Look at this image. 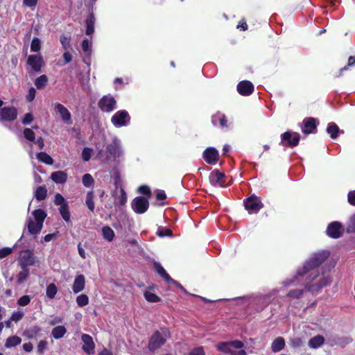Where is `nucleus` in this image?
<instances>
[{"mask_svg":"<svg viewBox=\"0 0 355 355\" xmlns=\"http://www.w3.org/2000/svg\"><path fill=\"white\" fill-rule=\"evenodd\" d=\"M169 336V331L166 328H162L157 331L151 337L148 347L150 350H155L162 345Z\"/></svg>","mask_w":355,"mask_h":355,"instance_id":"obj_4","label":"nucleus"},{"mask_svg":"<svg viewBox=\"0 0 355 355\" xmlns=\"http://www.w3.org/2000/svg\"><path fill=\"white\" fill-rule=\"evenodd\" d=\"M343 232L342 225L337 221L331 223L327 228V235L334 239L339 238L342 235Z\"/></svg>","mask_w":355,"mask_h":355,"instance_id":"obj_14","label":"nucleus"},{"mask_svg":"<svg viewBox=\"0 0 355 355\" xmlns=\"http://www.w3.org/2000/svg\"><path fill=\"white\" fill-rule=\"evenodd\" d=\"M202 157L207 164L215 165L219 159V153L215 148L209 147L203 152Z\"/></svg>","mask_w":355,"mask_h":355,"instance_id":"obj_11","label":"nucleus"},{"mask_svg":"<svg viewBox=\"0 0 355 355\" xmlns=\"http://www.w3.org/2000/svg\"><path fill=\"white\" fill-rule=\"evenodd\" d=\"M14 248H3L0 249V259H3L12 253Z\"/></svg>","mask_w":355,"mask_h":355,"instance_id":"obj_55","label":"nucleus"},{"mask_svg":"<svg viewBox=\"0 0 355 355\" xmlns=\"http://www.w3.org/2000/svg\"><path fill=\"white\" fill-rule=\"evenodd\" d=\"M67 330L64 326H57L52 330V335L54 338L60 339L64 336Z\"/></svg>","mask_w":355,"mask_h":355,"instance_id":"obj_35","label":"nucleus"},{"mask_svg":"<svg viewBox=\"0 0 355 355\" xmlns=\"http://www.w3.org/2000/svg\"><path fill=\"white\" fill-rule=\"evenodd\" d=\"M244 347L243 343L240 340H233L230 342H222L217 345V349L225 353L233 355L236 351L235 349H242Z\"/></svg>","mask_w":355,"mask_h":355,"instance_id":"obj_6","label":"nucleus"},{"mask_svg":"<svg viewBox=\"0 0 355 355\" xmlns=\"http://www.w3.org/2000/svg\"><path fill=\"white\" fill-rule=\"evenodd\" d=\"M54 110L60 115L62 121L67 125L72 123L71 114L68 109L62 104L57 103L55 104Z\"/></svg>","mask_w":355,"mask_h":355,"instance_id":"obj_10","label":"nucleus"},{"mask_svg":"<svg viewBox=\"0 0 355 355\" xmlns=\"http://www.w3.org/2000/svg\"><path fill=\"white\" fill-rule=\"evenodd\" d=\"M144 295L145 299L149 302H157L160 301L159 297L149 291H146Z\"/></svg>","mask_w":355,"mask_h":355,"instance_id":"obj_40","label":"nucleus"},{"mask_svg":"<svg viewBox=\"0 0 355 355\" xmlns=\"http://www.w3.org/2000/svg\"><path fill=\"white\" fill-rule=\"evenodd\" d=\"M245 209L249 214H257L262 207L261 200L257 196L252 195L245 200L244 202Z\"/></svg>","mask_w":355,"mask_h":355,"instance_id":"obj_7","label":"nucleus"},{"mask_svg":"<svg viewBox=\"0 0 355 355\" xmlns=\"http://www.w3.org/2000/svg\"><path fill=\"white\" fill-rule=\"evenodd\" d=\"M58 293V288L53 283L49 284L46 286V295L49 300H53Z\"/></svg>","mask_w":355,"mask_h":355,"instance_id":"obj_32","label":"nucleus"},{"mask_svg":"<svg viewBox=\"0 0 355 355\" xmlns=\"http://www.w3.org/2000/svg\"><path fill=\"white\" fill-rule=\"evenodd\" d=\"M23 316H24V312L21 311L17 310V311L13 312V313L11 315L10 320L12 321H15V322H18L23 318Z\"/></svg>","mask_w":355,"mask_h":355,"instance_id":"obj_51","label":"nucleus"},{"mask_svg":"<svg viewBox=\"0 0 355 355\" xmlns=\"http://www.w3.org/2000/svg\"><path fill=\"white\" fill-rule=\"evenodd\" d=\"M60 42L64 51L71 49V46L70 44V37H68L65 35H62L60 37Z\"/></svg>","mask_w":355,"mask_h":355,"instance_id":"obj_41","label":"nucleus"},{"mask_svg":"<svg viewBox=\"0 0 355 355\" xmlns=\"http://www.w3.org/2000/svg\"><path fill=\"white\" fill-rule=\"evenodd\" d=\"M347 231L355 232V214L350 217L348 221Z\"/></svg>","mask_w":355,"mask_h":355,"instance_id":"obj_47","label":"nucleus"},{"mask_svg":"<svg viewBox=\"0 0 355 355\" xmlns=\"http://www.w3.org/2000/svg\"><path fill=\"white\" fill-rule=\"evenodd\" d=\"M284 339L282 337H278L272 343L271 349L272 352H277L284 349Z\"/></svg>","mask_w":355,"mask_h":355,"instance_id":"obj_25","label":"nucleus"},{"mask_svg":"<svg viewBox=\"0 0 355 355\" xmlns=\"http://www.w3.org/2000/svg\"><path fill=\"white\" fill-rule=\"evenodd\" d=\"M83 343V349L88 354H93L94 352L95 345L93 341V338L88 334H83L81 337Z\"/></svg>","mask_w":355,"mask_h":355,"instance_id":"obj_19","label":"nucleus"},{"mask_svg":"<svg viewBox=\"0 0 355 355\" xmlns=\"http://www.w3.org/2000/svg\"><path fill=\"white\" fill-rule=\"evenodd\" d=\"M82 49L85 53H89L92 51V42L87 40L85 39L82 42Z\"/></svg>","mask_w":355,"mask_h":355,"instance_id":"obj_48","label":"nucleus"},{"mask_svg":"<svg viewBox=\"0 0 355 355\" xmlns=\"http://www.w3.org/2000/svg\"><path fill=\"white\" fill-rule=\"evenodd\" d=\"M98 107L103 112H111L116 107V101L111 95L103 96L98 103Z\"/></svg>","mask_w":355,"mask_h":355,"instance_id":"obj_8","label":"nucleus"},{"mask_svg":"<svg viewBox=\"0 0 355 355\" xmlns=\"http://www.w3.org/2000/svg\"><path fill=\"white\" fill-rule=\"evenodd\" d=\"M138 191L142 194L150 195V188L146 185H141L138 188Z\"/></svg>","mask_w":355,"mask_h":355,"instance_id":"obj_60","label":"nucleus"},{"mask_svg":"<svg viewBox=\"0 0 355 355\" xmlns=\"http://www.w3.org/2000/svg\"><path fill=\"white\" fill-rule=\"evenodd\" d=\"M63 59L64 60L65 64H67L71 61L72 55L70 53V52L69 51V50L65 51L64 53H63Z\"/></svg>","mask_w":355,"mask_h":355,"instance_id":"obj_64","label":"nucleus"},{"mask_svg":"<svg viewBox=\"0 0 355 355\" xmlns=\"http://www.w3.org/2000/svg\"><path fill=\"white\" fill-rule=\"evenodd\" d=\"M300 139V135L297 132H286L282 135V142L283 145L284 141H286V145L290 147H294L298 145Z\"/></svg>","mask_w":355,"mask_h":355,"instance_id":"obj_13","label":"nucleus"},{"mask_svg":"<svg viewBox=\"0 0 355 355\" xmlns=\"http://www.w3.org/2000/svg\"><path fill=\"white\" fill-rule=\"evenodd\" d=\"M47 196V190L45 186L38 187L35 191V196L37 200H43Z\"/></svg>","mask_w":355,"mask_h":355,"instance_id":"obj_33","label":"nucleus"},{"mask_svg":"<svg viewBox=\"0 0 355 355\" xmlns=\"http://www.w3.org/2000/svg\"><path fill=\"white\" fill-rule=\"evenodd\" d=\"M224 173L218 170L213 171L209 175V181L213 186L225 187Z\"/></svg>","mask_w":355,"mask_h":355,"instance_id":"obj_17","label":"nucleus"},{"mask_svg":"<svg viewBox=\"0 0 355 355\" xmlns=\"http://www.w3.org/2000/svg\"><path fill=\"white\" fill-rule=\"evenodd\" d=\"M31 302V297L28 295H24L17 300L19 306H24L28 305Z\"/></svg>","mask_w":355,"mask_h":355,"instance_id":"obj_52","label":"nucleus"},{"mask_svg":"<svg viewBox=\"0 0 355 355\" xmlns=\"http://www.w3.org/2000/svg\"><path fill=\"white\" fill-rule=\"evenodd\" d=\"M76 303L80 307L85 306L89 303V297L85 294L80 295L76 297Z\"/></svg>","mask_w":355,"mask_h":355,"instance_id":"obj_43","label":"nucleus"},{"mask_svg":"<svg viewBox=\"0 0 355 355\" xmlns=\"http://www.w3.org/2000/svg\"><path fill=\"white\" fill-rule=\"evenodd\" d=\"M102 235L104 239L109 242L112 241L115 236L113 230L109 226H104L102 228Z\"/></svg>","mask_w":355,"mask_h":355,"instance_id":"obj_30","label":"nucleus"},{"mask_svg":"<svg viewBox=\"0 0 355 355\" xmlns=\"http://www.w3.org/2000/svg\"><path fill=\"white\" fill-rule=\"evenodd\" d=\"M154 268L156 272L168 283H171L176 285L178 287L180 288L182 290H184L183 287L176 281L173 280L166 272L164 268L159 263L155 262L154 263Z\"/></svg>","mask_w":355,"mask_h":355,"instance_id":"obj_16","label":"nucleus"},{"mask_svg":"<svg viewBox=\"0 0 355 355\" xmlns=\"http://www.w3.org/2000/svg\"><path fill=\"white\" fill-rule=\"evenodd\" d=\"M211 122L214 125H218L223 128H227L230 125V123H228L225 114L220 112H218L212 116Z\"/></svg>","mask_w":355,"mask_h":355,"instance_id":"obj_21","label":"nucleus"},{"mask_svg":"<svg viewBox=\"0 0 355 355\" xmlns=\"http://www.w3.org/2000/svg\"><path fill=\"white\" fill-rule=\"evenodd\" d=\"M85 203L88 209L93 211L95 207L94 202V193L92 191H88L87 193Z\"/></svg>","mask_w":355,"mask_h":355,"instance_id":"obj_38","label":"nucleus"},{"mask_svg":"<svg viewBox=\"0 0 355 355\" xmlns=\"http://www.w3.org/2000/svg\"><path fill=\"white\" fill-rule=\"evenodd\" d=\"M27 62L35 71H40L43 65V58L40 54L29 55Z\"/></svg>","mask_w":355,"mask_h":355,"instance_id":"obj_18","label":"nucleus"},{"mask_svg":"<svg viewBox=\"0 0 355 355\" xmlns=\"http://www.w3.org/2000/svg\"><path fill=\"white\" fill-rule=\"evenodd\" d=\"M254 86L252 83L248 80L240 82L237 85L238 92L243 96H248L252 93Z\"/></svg>","mask_w":355,"mask_h":355,"instance_id":"obj_20","label":"nucleus"},{"mask_svg":"<svg viewBox=\"0 0 355 355\" xmlns=\"http://www.w3.org/2000/svg\"><path fill=\"white\" fill-rule=\"evenodd\" d=\"M60 213L62 218L66 221L70 220V212L68 205H64L59 208Z\"/></svg>","mask_w":355,"mask_h":355,"instance_id":"obj_39","label":"nucleus"},{"mask_svg":"<svg viewBox=\"0 0 355 355\" xmlns=\"http://www.w3.org/2000/svg\"><path fill=\"white\" fill-rule=\"evenodd\" d=\"M21 268V270L17 275V282L19 284H23L29 275V269L28 268Z\"/></svg>","mask_w":355,"mask_h":355,"instance_id":"obj_31","label":"nucleus"},{"mask_svg":"<svg viewBox=\"0 0 355 355\" xmlns=\"http://www.w3.org/2000/svg\"><path fill=\"white\" fill-rule=\"evenodd\" d=\"M304 125L302 129L304 134H310L313 132V130L316 128L315 119L313 118H308L304 120Z\"/></svg>","mask_w":355,"mask_h":355,"instance_id":"obj_24","label":"nucleus"},{"mask_svg":"<svg viewBox=\"0 0 355 355\" xmlns=\"http://www.w3.org/2000/svg\"><path fill=\"white\" fill-rule=\"evenodd\" d=\"M94 183V180L90 174L86 173L83 176V184L85 187H90Z\"/></svg>","mask_w":355,"mask_h":355,"instance_id":"obj_42","label":"nucleus"},{"mask_svg":"<svg viewBox=\"0 0 355 355\" xmlns=\"http://www.w3.org/2000/svg\"><path fill=\"white\" fill-rule=\"evenodd\" d=\"M46 346H47L46 341H45V340L40 341V343L37 345V352L40 354L43 353L46 350Z\"/></svg>","mask_w":355,"mask_h":355,"instance_id":"obj_59","label":"nucleus"},{"mask_svg":"<svg viewBox=\"0 0 355 355\" xmlns=\"http://www.w3.org/2000/svg\"><path fill=\"white\" fill-rule=\"evenodd\" d=\"M85 287V279L83 275L76 277L72 286L73 292L76 294L81 292Z\"/></svg>","mask_w":355,"mask_h":355,"instance_id":"obj_22","label":"nucleus"},{"mask_svg":"<svg viewBox=\"0 0 355 355\" xmlns=\"http://www.w3.org/2000/svg\"><path fill=\"white\" fill-rule=\"evenodd\" d=\"M24 137L31 141H33L35 139V134L31 128H25L24 130Z\"/></svg>","mask_w":355,"mask_h":355,"instance_id":"obj_45","label":"nucleus"},{"mask_svg":"<svg viewBox=\"0 0 355 355\" xmlns=\"http://www.w3.org/2000/svg\"><path fill=\"white\" fill-rule=\"evenodd\" d=\"M303 293V290L302 289H295V290H292L288 294V296L290 297H292V298H299Z\"/></svg>","mask_w":355,"mask_h":355,"instance_id":"obj_53","label":"nucleus"},{"mask_svg":"<svg viewBox=\"0 0 355 355\" xmlns=\"http://www.w3.org/2000/svg\"><path fill=\"white\" fill-rule=\"evenodd\" d=\"M51 179L56 184H64L67 180V174L63 171H55L51 173Z\"/></svg>","mask_w":355,"mask_h":355,"instance_id":"obj_23","label":"nucleus"},{"mask_svg":"<svg viewBox=\"0 0 355 355\" xmlns=\"http://www.w3.org/2000/svg\"><path fill=\"white\" fill-rule=\"evenodd\" d=\"M54 202L56 205H60V207L64 205H68L64 198L60 193H57L55 196Z\"/></svg>","mask_w":355,"mask_h":355,"instance_id":"obj_50","label":"nucleus"},{"mask_svg":"<svg viewBox=\"0 0 355 355\" xmlns=\"http://www.w3.org/2000/svg\"><path fill=\"white\" fill-rule=\"evenodd\" d=\"M41 48V42L39 38L34 37L31 42V51L32 52H38Z\"/></svg>","mask_w":355,"mask_h":355,"instance_id":"obj_44","label":"nucleus"},{"mask_svg":"<svg viewBox=\"0 0 355 355\" xmlns=\"http://www.w3.org/2000/svg\"><path fill=\"white\" fill-rule=\"evenodd\" d=\"M37 158L39 159V161L46 164L52 165L53 164V159L52 157L46 153H38L37 154Z\"/></svg>","mask_w":355,"mask_h":355,"instance_id":"obj_34","label":"nucleus"},{"mask_svg":"<svg viewBox=\"0 0 355 355\" xmlns=\"http://www.w3.org/2000/svg\"><path fill=\"white\" fill-rule=\"evenodd\" d=\"M95 18L93 14H90L86 19V34L92 35L94 32Z\"/></svg>","mask_w":355,"mask_h":355,"instance_id":"obj_26","label":"nucleus"},{"mask_svg":"<svg viewBox=\"0 0 355 355\" xmlns=\"http://www.w3.org/2000/svg\"><path fill=\"white\" fill-rule=\"evenodd\" d=\"M329 251L324 250L313 254L297 272V275L290 281L285 282V286L297 284L304 281L305 287L311 293H318L331 282L329 275L325 274L324 267L320 266L329 257Z\"/></svg>","mask_w":355,"mask_h":355,"instance_id":"obj_1","label":"nucleus"},{"mask_svg":"<svg viewBox=\"0 0 355 355\" xmlns=\"http://www.w3.org/2000/svg\"><path fill=\"white\" fill-rule=\"evenodd\" d=\"M131 205L136 213L144 214L147 211L149 202L146 198L139 196L132 200Z\"/></svg>","mask_w":355,"mask_h":355,"instance_id":"obj_9","label":"nucleus"},{"mask_svg":"<svg viewBox=\"0 0 355 355\" xmlns=\"http://www.w3.org/2000/svg\"><path fill=\"white\" fill-rule=\"evenodd\" d=\"M35 94H36L35 89L33 87L30 88L28 90V94L26 96L27 101L29 102L33 101V99L35 98Z\"/></svg>","mask_w":355,"mask_h":355,"instance_id":"obj_62","label":"nucleus"},{"mask_svg":"<svg viewBox=\"0 0 355 355\" xmlns=\"http://www.w3.org/2000/svg\"><path fill=\"white\" fill-rule=\"evenodd\" d=\"M34 220L28 219V230L32 234H37L40 232L44 220L46 216V213L41 209H35L33 212Z\"/></svg>","mask_w":355,"mask_h":355,"instance_id":"obj_3","label":"nucleus"},{"mask_svg":"<svg viewBox=\"0 0 355 355\" xmlns=\"http://www.w3.org/2000/svg\"><path fill=\"white\" fill-rule=\"evenodd\" d=\"M189 355H205L202 347H197L193 349Z\"/></svg>","mask_w":355,"mask_h":355,"instance_id":"obj_63","label":"nucleus"},{"mask_svg":"<svg viewBox=\"0 0 355 355\" xmlns=\"http://www.w3.org/2000/svg\"><path fill=\"white\" fill-rule=\"evenodd\" d=\"M116 188L119 187V189H120V196H118L117 198H116V199H115L116 204L119 205H124L127 202L126 193H125L124 189H123V187L120 184H118L116 182Z\"/></svg>","mask_w":355,"mask_h":355,"instance_id":"obj_28","label":"nucleus"},{"mask_svg":"<svg viewBox=\"0 0 355 355\" xmlns=\"http://www.w3.org/2000/svg\"><path fill=\"white\" fill-rule=\"evenodd\" d=\"M92 151V149L90 148H84L82 151V159L85 162L89 161L91 158Z\"/></svg>","mask_w":355,"mask_h":355,"instance_id":"obj_46","label":"nucleus"},{"mask_svg":"<svg viewBox=\"0 0 355 355\" xmlns=\"http://www.w3.org/2000/svg\"><path fill=\"white\" fill-rule=\"evenodd\" d=\"M33 121V116L32 114L27 113L25 114L24 119H22V123L25 125H29Z\"/></svg>","mask_w":355,"mask_h":355,"instance_id":"obj_58","label":"nucleus"},{"mask_svg":"<svg viewBox=\"0 0 355 355\" xmlns=\"http://www.w3.org/2000/svg\"><path fill=\"white\" fill-rule=\"evenodd\" d=\"M21 342V338L17 336H12L8 337L5 343V347L6 348H11L19 345Z\"/></svg>","mask_w":355,"mask_h":355,"instance_id":"obj_29","label":"nucleus"},{"mask_svg":"<svg viewBox=\"0 0 355 355\" xmlns=\"http://www.w3.org/2000/svg\"><path fill=\"white\" fill-rule=\"evenodd\" d=\"M131 117L125 110L115 112L111 117L112 124L116 128L128 126L130 123Z\"/></svg>","mask_w":355,"mask_h":355,"instance_id":"obj_5","label":"nucleus"},{"mask_svg":"<svg viewBox=\"0 0 355 355\" xmlns=\"http://www.w3.org/2000/svg\"><path fill=\"white\" fill-rule=\"evenodd\" d=\"M303 341L300 338H294L291 340V345L294 347H299L302 346Z\"/></svg>","mask_w":355,"mask_h":355,"instance_id":"obj_57","label":"nucleus"},{"mask_svg":"<svg viewBox=\"0 0 355 355\" xmlns=\"http://www.w3.org/2000/svg\"><path fill=\"white\" fill-rule=\"evenodd\" d=\"M48 82V78L46 75H42L36 78L35 85L38 89H43Z\"/></svg>","mask_w":355,"mask_h":355,"instance_id":"obj_37","label":"nucleus"},{"mask_svg":"<svg viewBox=\"0 0 355 355\" xmlns=\"http://www.w3.org/2000/svg\"><path fill=\"white\" fill-rule=\"evenodd\" d=\"M327 131L330 135L332 139L336 138L338 132H340L339 128L334 123H329Z\"/></svg>","mask_w":355,"mask_h":355,"instance_id":"obj_36","label":"nucleus"},{"mask_svg":"<svg viewBox=\"0 0 355 355\" xmlns=\"http://www.w3.org/2000/svg\"><path fill=\"white\" fill-rule=\"evenodd\" d=\"M123 155L121 141L117 137H114L111 143L106 146V150H100L98 153V157L104 160L109 161L111 159L116 160Z\"/></svg>","mask_w":355,"mask_h":355,"instance_id":"obj_2","label":"nucleus"},{"mask_svg":"<svg viewBox=\"0 0 355 355\" xmlns=\"http://www.w3.org/2000/svg\"><path fill=\"white\" fill-rule=\"evenodd\" d=\"M157 234L159 237H164V236H172L173 233L172 231L170 229L168 228H160L158 230Z\"/></svg>","mask_w":355,"mask_h":355,"instance_id":"obj_49","label":"nucleus"},{"mask_svg":"<svg viewBox=\"0 0 355 355\" xmlns=\"http://www.w3.org/2000/svg\"><path fill=\"white\" fill-rule=\"evenodd\" d=\"M38 0H23V3L24 6L31 8L33 10L37 6Z\"/></svg>","mask_w":355,"mask_h":355,"instance_id":"obj_56","label":"nucleus"},{"mask_svg":"<svg viewBox=\"0 0 355 355\" xmlns=\"http://www.w3.org/2000/svg\"><path fill=\"white\" fill-rule=\"evenodd\" d=\"M17 116V110L15 107H5L0 112V121H12Z\"/></svg>","mask_w":355,"mask_h":355,"instance_id":"obj_15","label":"nucleus"},{"mask_svg":"<svg viewBox=\"0 0 355 355\" xmlns=\"http://www.w3.org/2000/svg\"><path fill=\"white\" fill-rule=\"evenodd\" d=\"M40 330V329L37 327H35L33 329H28L25 331L24 335L26 336L29 338H32L37 332Z\"/></svg>","mask_w":355,"mask_h":355,"instance_id":"obj_54","label":"nucleus"},{"mask_svg":"<svg viewBox=\"0 0 355 355\" xmlns=\"http://www.w3.org/2000/svg\"><path fill=\"white\" fill-rule=\"evenodd\" d=\"M324 339L322 336H316L309 341V346L311 348L316 349L323 345Z\"/></svg>","mask_w":355,"mask_h":355,"instance_id":"obj_27","label":"nucleus"},{"mask_svg":"<svg viewBox=\"0 0 355 355\" xmlns=\"http://www.w3.org/2000/svg\"><path fill=\"white\" fill-rule=\"evenodd\" d=\"M347 200L350 205L355 206V190L348 193Z\"/></svg>","mask_w":355,"mask_h":355,"instance_id":"obj_61","label":"nucleus"},{"mask_svg":"<svg viewBox=\"0 0 355 355\" xmlns=\"http://www.w3.org/2000/svg\"><path fill=\"white\" fill-rule=\"evenodd\" d=\"M20 266L28 268L30 266H33L35 263V259L33 253L29 250H22L19 254Z\"/></svg>","mask_w":355,"mask_h":355,"instance_id":"obj_12","label":"nucleus"}]
</instances>
